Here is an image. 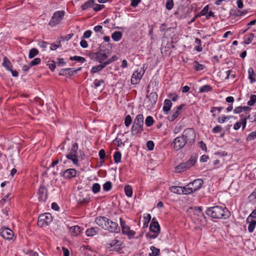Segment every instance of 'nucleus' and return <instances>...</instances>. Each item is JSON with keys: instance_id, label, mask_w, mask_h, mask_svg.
Returning <instances> with one entry per match:
<instances>
[{"instance_id": "obj_59", "label": "nucleus", "mask_w": 256, "mask_h": 256, "mask_svg": "<svg viewBox=\"0 0 256 256\" xmlns=\"http://www.w3.org/2000/svg\"><path fill=\"white\" fill-rule=\"evenodd\" d=\"M98 155L100 160H102V162H104V159L106 157V152L105 150L104 149H101L98 152Z\"/></svg>"}, {"instance_id": "obj_31", "label": "nucleus", "mask_w": 256, "mask_h": 256, "mask_svg": "<svg viewBox=\"0 0 256 256\" xmlns=\"http://www.w3.org/2000/svg\"><path fill=\"white\" fill-rule=\"evenodd\" d=\"M180 114V112H178V110H176L175 112H173L172 114H170L167 118L168 120L170 122L174 121Z\"/></svg>"}, {"instance_id": "obj_4", "label": "nucleus", "mask_w": 256, "mask_h": 256, "mask_svg": "<svg viewBox=\"0 0 256 256\" xmlns=\"http://www.w3.org/2000/svg\"><path fill=\"white\" fill-rule=\"evenodd\" d=\"M196 162V158L192 156L190 160L184 162H182L175 168L176 172H180L190 168L194 166Z\"/></svg>"}, {"instance_id": "obj_18", "label": "nucleus", "mask_w": 256, "mask_h": 256, "mask_svg": "<svg viewBox=\"0 0 256 256\" xmlns=\"http://www.w3.org/2000/svg\"><path fill=\"white\" fill-rule=\"evenodd\" d=\"M204 184V182L201 179H196L192 182L189 183V186L192 187L194 192H195L200 188Z\"/></svg>"}, {"instance_id": "obj_39", "label": "nucleus", "mask_w": 256, "mask_h": 256, "mask_svg": "<svg viewBox=\"0 0 256 256\" xmlns=\"http://www.w3.org/2000/svg\"><path fill=\"white\" fill-rule=\"evenodd\" d=\"M70 60H76L81 63H84L86 61L85 58L80 56H70Z\"/></svg>"}, {"instance_id": "obj_28", "label": "nucleus", "mask_w": 256, "mask_h": 256, "mask_svg": "<svg viewBox=\"0 0 256 256\" xmlns=\"http://www.w3.org/2000/svg\"><path fill=\"white\" fill-rule=\"evenodd\" d=\"M182 190L183 194H190L194 192L192 187L189 186V184H188L185 186H182Z\"/></svg>"}, {"instance_id": "obj_63", "label": "nucleus", "mask_w": 256, "mask_h": 256, "mask_svg": "<svg viewBox=\"0 0 256 256\" xmlns=\"http://www.w3.org/2000/svg\"><path fill=\"white\" fill-rule=\"evenodd\" d=\"M38 44L40 48H42L43 49V50H44V49L46 48V47L48 46V43L42 40L38 42Z\"/></svg>"}, {"instance_id": "obj_55", "label": "nucleus", "mask_w": 256, "mask_h": 256, "mask_svg": "<svg viewBox=\"0 0 256 256\" xmlns=\"http://www.w3.org/2000/svg\"><path fill=\"white\" fill-rule=\"evenodd\" d=\"M222 130V127L220 125H217L212 128V132L214 134H216L220 132Z\"/></svg>"}, {"instance_id": "obj_57", "label": "nucleus", "mask_w": 256, "mask_h": 256, "mask_svg": "<svg viewBox=\"0 0 256 256\" xmlns=\"http://www.w3.org/2000/svg\"><path fill=\"white\" fill-rule=\"evenodd\" d=\"M174 6L173 0H167L166 2V8L168 10H170Z\"/></svg>"}, {"instance_id": "obj_13", "label": "nucleus", "mask_w": 256, "mask_h": 256, "mask_svg": "<svg viewBox=\"0 0 256 256\" xmlns=\"http://www.w3.org/2000/svg\"><path fill=\"white\" fill-rule=\"evenodd\" d=\"M60 174L65 179H70L76 176L77 171L74 168H68Z\"/></svg>"}, {"instance_id": "obj_11", "label": "nucleus", "mask_w": 256, "mask_h": 256, "mask_svg": "<svg viewBox=\"0 0 256 256\" xmlns=\"http://www.w3.org/2000/svg\"><path fill=\"white\" fill-rule=\"evenodd\" d=\"M174 145V148L175 150H178L186 144L184 141V138L182 136H178L174 140L172 144Z\"/></svg>"}, {"instance_id": "obj_5", "label": "nucleus", "mask_w": 256, "mask_h": 256, "mask_svg": "<svg viewBox=\"0 0 256 256\" xmlns=\"http://www.w3.org/2000/svg\"><path fill=\"white\" fill-rule=\"evenodd\" d=\"M52 220V217L50 214H44L39 216L37 224L40 227L47 226Z\"/></svg>"}, {"instance_id": "obj_7", "label": "nucleus", "mask_w": 256, "mask_h": 256, "mask_svg": "<svg viewBox=\"0 0 256 256\" xmlns=\"http://www.w3.org/2000/svg\"><path fill=\"white\" fill-rule=\"evenodd\" d=\"M106 247L110 251H116L120 252V250L123 248V244L121 241L118 240H114L110 242L107 243Z\"/></svg>"}, {"instance_id": "obj_60", "label": "nucleus", "mask_w": 256, "mask_h": 256, "mask_svg": "<svg viewBox=\"0 0 256 256\" xmlns=\"http://www.w3.org/2000/svg\"><path fill=\"white\" fill-rule=\"evenodd\" d=\"M41 60L40 58H37L34 59L30 62V66H34L35 65H37L39 64Z\"/></svg>"}, {"instance_id": "obj_58", "label": "nucleus", "mask_w": 256, "mask_h": 256, "mask_svg": "<svg viewBox=\"0 0 256 256\" xmlns=\"http://www.w3.org/2000/svg\"><path fill=\"white\" fill-rule=\"evenodd\" d=\"M158 234H158V233H154L153 234H152L150 233H147L146 234V236L148 238L155 239L156 238L158 237Z\"/></svg>"}, {"instance_id": "obj_17", "label": "nucleus", "mask_w": 256, "mask_h": 256, "mask_svg": "<svg viewBox=\"0 0 256 256\" xmlns=\"http://www.w3.org/2000/svg\"><path fill=\"white\" fill-rule=\"evenodd\" d=\"M108 220V218L105 216H98L95 219L96 223L104 230L106 228Z\"/></svg>"}, {"instance_id": "obj_53", "label": "nucleus", "mask_w": 256, "mask_h": 256, "mask_svg": "<svg viewBox=\"0 0 256 256\" xmlns=\"http://www.w3.org/2000/svg\"><path fill=\"white\" fill-rule=\"evenodd\" d=\"M104 6L103 4H94V6H92V8L94 11L98 12L103 8Z\"/></svg>"}, {"instance_id": "obj_40", "label": "nucleus", "mask_w": 256, "mask_h": 256, "mask_svg": "<svg viewBox=\"0 0 256 256\" xmlns=\"http://www.w3.org/2000/svg\"><path fill=\"white\" fill-rule=\"evenodd\" d=\"M150 250L152 252L150 253V256H157L160 254V250L155 248L154 246H150Z\"/></svg>"}, {"instance_id": "obj_6", "label": "nucleus", "mask_w": 256, "mask_h": 256, "mask_svg": "<svg viewBox=\"0 0 256 256\" xmlns=\"http://www.w3.org/2000/svg\"><path fill=\"white\" fill-rule=\"evenodd\" d=\"M64 14V10H58L54 12L48 24L52 27L58 24L63 19Z\"/></svg>"}, {"instance_id": "obj_38", "label": "nucleus", "mask_w": 256, "mask_h": 256, "mask_svg": "<svg viewBox=\"0 0 256 256\" xmlns=\"http://www.w3.org/2000/svg\"><path fill=\"white\" fill-rule=\"evenodd\" d=\"M208 10H209V6L206 5L202 8V10L198 14H196V16H206L208 14Z\"/></svg>"}, {"instance_id": "obj_42", "label": "nucleus", "mask_w": 256, "mask_h": 256, "mask_svg": "<svg viewBox=\"0 0 256 256\" xmlns=\"http://www.w3.org/2000/svg\"><path fill=\"white\" fill-rule=\"evenodd\" d=\"M194 68L196 70L198 71L202 70L204 68V66L202 64H200L198 62L194 61Z\"/></svg>"}, {"instance_id": "obj_15", "label": "nucleus", "mask_w": 256, "mask_h": 256, "mask_svg": "<svg viewBox=\"0 0 256 256\" xmlns=\"http://www.w3.org/2000/svg\"><path fill=\"white\" fill-rule=\"evenodd\" d=\"M0 235L4 239L10 240L14 237V232L8 228H2Z\"/></svg>"}, {"instance_id": "obj_44", "label": "nucleus", "mask_w": 256, "mask_h": 256, "mask_svg": "<svg viewBox=\"0 0 256 256\" xmlns=\"http://www.w3.org/2000/svg\"><path fill=\"white\" fill-rule=\"evenodd\" d=\"M151 216L150 214H147L146 216L144 218V222L143 224V228H144L148 226V224L150 221Z\"/></svg>"}, {"instance_id": "obj_20", "label": "nucleus", "mask_w": 256, "mask_h": 256, "mask_svg": "<svg viewBox=\"0 0 256 256\" xmlns=\"http://www.w3.org/2000/svg\"><path fill=\"white\" fill-rule=\"evenodd\" d=\"M146 96L148 98L152 105H154L156 102L158 95L156 92H152L149 94H147Z\"/></svg>"}, {"instance_id": "obj_19", "label": "nucleus", "mask_w": 256, "mask_h": 256, "mask_svg": "<svg viewBox=\"0 0 256 256\" xmlns=\"http://www.w3.org/2000/svg\"><path fill=\"white\" fill-rule=\"evenodd\" d=\"M95 55V60L99 63L107 60L108 56L105 52H97L94 54Z\"/></svg>"}, {"instance_id": "obj_30", "label": "nucleus", "mask_w": 256, "mask_h": 256, "mask_svg": "<svg viewBox=\"0 0 256 256\" xmlns=\"http://www.w3.org/2000/svg\"><path fill=\"white\" fill-rule=\"evenodd\" d=\"M94 0H89L84 2L81 6L82 10H86L90 8H92L94 6Z\"/></svg>"}, {"instance_id": "obj_34", "label": "nucleus", "mask_w": 256, "mask_h": 256, "mask_svg": "<svg viewBox=\"0 0 256 256\" xmlns=\"http://www.w3.org/2000/svg\"><path fill=\"white\" fill-rule=\"evenodd\" d=\"M243 115H240L241 119L240 120V122L241 124V126L242 125V130H244L246 126V120H250V114H248L247 116H245L244 118H242Z\"/></svg>"}, {"instance_id": "obj_41", "label": "nucleus", "mask_w": 256, "mask_h": 256, "mask_svg": "<svg viewBox=\"0 0 256 256\" xmlns=\"http://www.w3.org/2000/svg\"><path fill=\"white\" fill-rule=\"evenodd\" d=\"M100 186L98 183H94L92 184V190L94 194H96L100 191Z\"/></svg>"}, {"instance_id": "obj_45", "label": "nucleus", "mask_w": 256, "mask_h": 256, "mask_svg": "<svg viewBox=\"0 0 256 256\" xmlns=\"http://www.w3.org/2000/svg\"><path fill=\"white\" fill-rule=\"evenodd\" d=\"M112 188V184L110 181H107L103 184V189L104 191H110Z\"/></svg>"}, {"instance_id": "obj_3", "label": "nucleus", "mask_w": 256, "mask_h": 256, "mask_svg": "<svg viewBox=\"0 0 256 256\" xmlns=\"http://www.w3.org/2000/svg\"><path fill=\"white\" fill-rule=\"evenodd\" d=\"M182 136L186 144L188 146H190L195 140L196 134L193 128H188L184 130Z\"/></svg>"}, {"instance_id": "obj_33", "label": "nucleus", "mask_w": 256, "mask_h": 256, "mask_svg": "<svg viewBox=\"0 0 256 256\" xmlns=\"http://www.w3.org/2000/svg\"><path fill=\"white\" fill-rule=\"evenodd\" d=\"M122 154L120 151H116L114 153V162L118 164L121 162Z\"/></svg>"}, {"instance_id": "obj_10", "label": "nucleus", "mask_w": 256, "mask_h": 256, "mask_svg": "<svg viewBox=\"0 0 256 256\" xmlns=\"http://www.w3.org/2000/svg\"><path fill=\"white\" fill-rule=\"evenodd\" d=\"M144 71L142 70V68L140 69L138 68L137 70L134 72L133 73L132 78H131V83L132 84H138L142 78V77L144 74Z\"/></svg>"}, {"instance_id": "obj_24", "label": "nucleus", "mask_w": 256, "mask_h": 256, "mask_svg": "<svg viewBox=\"0 0 256 256\" xmlns=\"http://www.w3.org/2000/svg\"><path fill=\"white\" fill-rule=\"evenodd\" d=\"M71 235L73 236H77L80 234L81 232V228L78 226H72L70 228Z\"/></svg>"}, {"instance_id": "obj_32", "label": "nucleus", "mask_w": 256, "mask_h": 256, "mask_svg": "<svg viewBox=\"0 0 256 256\" xmlns=\"http://www.w3.org/2000/svg\"><path fill=\"white\" fill-rule=\"evenodd\" d=\"M248 78L250 80V82L251 84H253L255 81V78H254V72L253 68H250L248 70Z\"/></svg>"}, {"instance_id": "obj_25", "label": "nucleus", "mask_w": 256, "mask_h": 256, "mask_svg": "<svg viewBox=\"0 0 256 256\" xmlns=\"http://www.w3.org/2000/svg\"><path fill=\"white\" fill-rule=\"evenodd\" d=\"M66 158L71 160L74 165L76 166H78V159L77 155L68 154L66 155Z\"/></svg>"}, {"instance_id": "obj_2", "label": "nucleus", "mask_w": 256, "mask_h": 256, "mask_svg": "<svg viewBox=\"0 0 256 256\" xmlns=\"http://www.w3.org/2000/svg\"><path fill=\"white\" fill-rule=\"evenodd\" d=\"M144 130V116L142 114H138L134 120L131 128V134L133 136L141 133Z\"/></svg>"}, {"instance_id": "obj_14", "label": "nucleus", "mask_w": 256, "mask_h": 256, "mask_svg": "<svg viewBox=\"0 0 256 256\" xmlns=\"http://www.w3.org/2000/svg\"><path fill=\"white\" fill-rule=\"evenodd\" d=\"M150 230L153 233H160V228L158 222L155 218L152 219V222L150 226Z\"/></svg>"}, {"instance_id": "obj_37", "label": "nucleus", "mask_w": 256, "mask_h": 256, "mask_svg": "<svg viewBox=\"0 0 256 256\" xmlns=\"http://www.w3.org/2000/svg\"><path fill=\"white\" fill-rule=\"evenodd\" d=\"M154 122V120L152 116H147L145 120V124L148 127L152 126Z\"/></svg>"}, {"instance_id": "obj_51", "label": "nucleus", "mask_w": 256, "mask_h": 256, "mask_svg": "<svg viewBox=\"0 0 256 256\" xmlns=\"http://www.w3.org/2000/svg\"><path fill=\"white\" fill-rule=\"evenodd\" d=\"M47 66L52 72H54L56 67V62L54 60L48 61Z\"/></svg>"}, {"instance_id": "obj_62", "label": "nucleus", "mask_w": 256, "mask_h": 256, "mask_svg": "<svg viewBox=\"0 0 256 256\" xmlns=\"http://www.w3.org/2000/svg\"><path fill=\"white\" fill-rule=\"evenodd\" d=\"M146 146L150 150H154V142L152 140H149L146 143Z\"/></svg>"}, {"instance_id": "obj_64", "label": "nucleus", "mask_w": 256, "mask_h": 256, "mask_svg": "<svg viewBox=\"0 0 256 256\" xmlns=\"http://www.w3.org/2000/svg\"><path fill=\"white\" fill-rule=\"evenodd\" d=\"M249 198L250 199V200H256V188L254 191L249 196Z\"/></svg>"}, {"instance_id": "obj_16", "label": "nucleus", "mask_w": 256, "mask_h": 256, "mask_svg": "<svg viewBox=\"0 0 256 256\" xmlns=\"http://www.w3.org/2000/svg\"><path fill=\"white\" fill-rule=\"evenodd\" d=\"M81 69V67L74 70H72V68H66L64 69H62L59 72V75L66 76H71L74 74H76L78 70H80Z\"/></svg>"}, {"instance_id": "obj_12", "label": "nucleus", "mask_w": 256, "mask_h": 256, "mask_svg": "<svg viewBox=\"0 0 256 256\" xmlns=\"http://www.w3.org/2000/svg\"><path fill=\"white\" fill-rule=\"evenodd\" d=\"M38 199L40 202H46L48 198V190L44 186H41L38 192Z\"/></svg>"}, {"instance_id": "obj_47", "label": "nucleus", "mask_w": 256, "mask_h": 256, "mask_svg": "<svg viewBox=\"0 0 256 256\" xmlns=\"http://www.w3.org/2000/svg\"><path fill=\"white\" fill-rule=\"evenodd\" d=\"M256 102V95L252 94L250 96V100L248 102V105L252 106Z\"/></svg>"}, {"instance_id": "obj_54", "label": "nucleus", "mask_w": 256, "mask_h": 256, "mask_svg": "<svg viewBox=\"0 0 256 256\" xmlns=\"http://www.w3.org/2000/svg\"><path fill=\"white\" fill-rule=\"evenodd\" d=\"M254 36V33H251L250 35V36L245 39L244 42V44H250L252 42V40H253Z\"/></svg>"}, {"instance_id": "obj_46", "label": "nucleus", "mask_w": 256, "mask_h": 256, "mask_svg": "<svg viewBox=\"0 0 256 256\" xmlns=\"http://www.w3.org/2000/svg\"><path fill=\"white\" fill-rule=\"evenodd\" d=\"M78 150V144L77 142H74L72 144V148L69 154L76 155L77 151Z\"/></svg>"}, {"instance_id": "obj_52", "label": "nucleus", "mask_w": 256, "mask_h": 256, "mask_svg": "<svg viewBox=\"0 0 256 256\" xmlns=\"http://www.w3.org/2000/svg\"><path fill=\"white\" fill-rule=\"evenodd\" d=\"M256 138V130L250 132L247 136L246 140L247 141H251Z\"/></svg>"}, {"instance_id": "obj_23", "label": "nucleus", "mask_w": 256, "mask_h": 256, "mask_svg": "<svg viewBox=\"0 0 256 256\" xmlns=\"http://www.w3.org/2000/svg\"><path fill=\"white\" fill-rule=\"evenodd\" d=\"M100 228L98 227H92L88 228L86 231V234L88 236H92L98 232Z\"/></svg>"}, {"instance_id": "obj_21", "label": "nucleus", "mask_w": 256, "mask_h": 256, "mask_svg": "<svg viewBox=\"0 0 256 256\" xmlns=\"http://www.w3.org/2000/svg\"><path fill=\"white\" fill-rule=\"evenodd\" d=\"M86 192H80L79 195L78 196V201L80 204H86L89 202L90 198L88 196H84Z\"/></svg>"}, {"instance_id": "obj_50", "label": "nucleus", "mask_w": 256, "mask_h": 256, "mask_svg": "<svg viewBox=\"0 0 256 256\" xmlns=\"http://www.w3.org/2000/svg\"><path fill=\"white\" fill-rule=\"evenodd\" d=\"M104 81L103 80L96 79L94 82V88H97L98 87L100 86L101 85L104 84Z\"/></svg>"}, {"instance_id": "obj_56", "label": "nucleus", "mask_w": 256, "mask_h": 256, "mask_svg": "<svg viewBox=\"0 0 256 256\" xmlns=\"http://www.w3.org/2000/svg\"><path fill=\"white\" fill-rule=\"evenodd\" d=\"M102 70L101 69V68H100V66L99 65H98V66H93L91 70H90V73L92 74H95L98 72H100V70Z\"/></svg>"}, {"instance_id": "obj_22", "label": "nucleus", "mask_w": 256, "mask_h": 256, "mask_svg": "<svg viewBox=\"0 0 256 256\" xmlns=\"http://www.w3.org/2000/svg\"><path fill=\"white\" fill-rule=\"evenodd\" d=\"M172 106V102L169 99H166L164 101V105L162 108V110L165 114H168Z\"/></svg>"}, {"instance_id": "obj_49", "label": "nucleus", "mask_w": 256, "mask_h": 256, "mask_svg": "<svg viewBox=\"0 0 256 256\" xmlns=\"http://www.w3.org/2000/svg\"><path fill=\"white\" fill-rule=\"evenodd\" d=\"M132 122V118L130 115H127L124 118V124L126 126L128 127Z\"/></svg>"}, {"instance_id": "obj_36", "label": "nucleus", "mask_w": 256, "mask_h": 256, "mask_svg": "<svg viewBox=\"0 0 256 256\" xmlns=\"http://www.w3.org/2000/svg\"><path fill=\"white\" fill-rule=\"evenodd\" d=\"M212 90V87L210 85L206 84L200 87L199 89V92H210Z\"/></svg>"}, {"instance_id": "obj_27", "label": "nucleus", "mask_w": 256, "mask_h": 256, "mask_svg": "<svg viewBox=\"0 0 256 256\" xmlns=\"http://www.w3.org/2000/svg\"><path fill=\"white\" fill-rule=\"evenodd\" d=\"M169 188H170V191L173 193L178 194H182V186H172L170 187Z\"/></svg>"}, {"instance_id": "obj_48", "label": "nucleus", "mask_w": 256, "mask_h": 256, "mask_svg": "<svg viewBox=\"0 0 256 256\" xmlns=\"http://www.w3.org/2000/svg\"><path fill=\"white\" fill-rule=\"evenodd\" d=\"M256 226V221L252 220L248 226V230L250 232H252L255 228Z\"/></svg>"}, {"instance_id": "obj_8", "label": "nucleus", "mask_w": 256, "mask_h": 256, "mask_svg": "<svg viewBox=\"0 0 256 256\" xmlns=\"http://www.w3.org/2000/svg\"><path fill=\"white\" fill-rule=\"evenodd\" d=\"M120 224L122 228V233L124 234L127 235L129 238H132L136 234V232L130 230V226L126 224V222L121 218H120Z\"/></svg>"}, {"instance_id": "obj_9", "label": "nucleus", "mask_w": 256, "mask_h": 256, "mask_svg": "<svg viewBox=\"0 0 256 256\" xmlns=\"http://www.w3.org/2000/svg\"><path fill=\"white\" fill-rule=\"evenodd\" d=\"M105 230L110 232L118 233L120 232V228L117 222H113L108 218Z\"/></svg>"}, {"instance_id": "obj_26", "label": "nucleus", "mask_w": 256, "mask_h": 256, "mask_svg": "<svg viewBox=\"0 0 256 256\" xmlns=\"http://www.w3.org/2000/svg\"><path fill=\"white\" fill-rule=\"evenodd\" d=\"M2 65L4 67L6 68L8 70H11V68H12L11 62L6 56L4 58Z\"/></svg>"}, {"instance_id": "obj_29", "label": "nucleus", "mask_w": 256, "mask_h": 256, "mask_svg": "<svg viewBox=\"0 0 256 256\" xmlns=\"http://www.w3.org/2000/svg\"><path fill=\"white\" fill-rule=\"evenodd\" d=\"M122 34L121 32L116 31L112 35V40L115 42L119 41L122 38Z\"/></svg>"}, {"instance_id": "obj_35", "label": "nucleus", "mask_w": 256, "mask_h": 256, "mask_svg": "<svg viewBox=\"0 0 256 256\" xmlns=\"http://www.w3.org/2000/svg\"><path fill=\"white\" fill-rule=\"evenodd\" d=\"M126 194L128 197H131L132 195V189L131 186L127 184L124 186Z\"/></svg>"}, {"instance_id": "obj_61", "label": "nucleus", "mask_w": 256, "mask_h": 256, "mask_svg": "<svg viewBox=\"0 0 256 256\" xmlns=\"http://www.w3.org/2000/svg\"><path fill=\"white\" fill-rule=\"evenodd\" d=\"M230 117L231 116H223L222 117H220L218 118V122L220 124L224 123L226 120V119L228 120L230 118Z\"/></svg>"}, {"instance_id": "obj_1", "label": "nucleus", "mask_w": 256, "mask_h": 256, "mask_svg": "<svg viewBox=\"0 0 256 256\" xmlns=\"http://www.w3.org/2000/svg\"><path fill=\"white\" fill-rule=\"evenodd\" d=\"M207 215L214 219L226 220L230 216V212L225 206H214L207 208Z\"/></svg>"}, {"instance_id": "obj_43", "label": "nucleus", "mask_w": 256, "mask_h": 256, "mask_svg": "<svg viewBox=\"0 0 256 256\" xmlns=\"http://www.w3.org/2000/svg\"><path fill=\"white\" fill-rule=\"evenodd\" d=\"M38 54V50L36 48H32L29 52L28 57L30 58H32Z\"/></svg>"}]
</instances>
